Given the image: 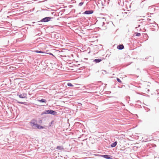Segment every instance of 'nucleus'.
Returning a JSON list of instances; mask_svg holds the SVG:
<instances>
[{
	"mask_svg": "<svg viewBox=\"0 0 159 159\" xmlns=\"http://www.w3.org/2000/svg\"><path fill=\"white\" fill-rule=\"evenodd\" d=\"M57 114V112L56 111H55L52 110H45L43 112H42L41 115L42 116L44 114H50L53 115H56Z\"/></svg>",
	"mask_w": 159,
	"mask_h": 159,
	"instance_id": "obj_1",
	"label": "nucleus"
},
{
	"mask_svg": "<svg viewBox=\"0 0 159 159\" xmlns=\"http://www.w3.org/2000/svg\"><path fill=\"white\" fill-rule=\"evenodd\" d=\"M52 17H46L42 19L40 21L41 22H46L49 21L51 19H52Z\"/></svg>",
	"mask_w": 159,
	"mask_h": 159,
	"instance_id": "obj_2",
	"label": "nucleus"
},
{
	"mask_svg": "<svg viewBox=\"0 0 159 159\" xmlns=\"http://www.w3.org/2000/svg\"><path fill=\"white\" fill-rule=\"evenodd\" d=\"M37 120L34 119L32 120L30 122V123L31 124V126L32 127H34L36 126V125L37 124Z\"/></svg>",
	"mask_w": 159,
	"mask_h": 159,
	"instance_id": "obj_3",
	"label": "nucleus"
},
{
	"mask_svg": "<svg viewBox=\"0 0 159 159\" xmlns=\"http://www.w3.org/2000/svg\"><path fill=\"white\" fill-rule=\"evenodd\" d=\"M101 156L107 159H112V156L109 155H102Z\"/></svg>",
	"mask_w": 159,
	"mask_h": 159,
	"instance_id": "obj_4",
	"label": "nucleus"
},
{
	"mask_svg": "<svg viewBox=\"0 0 159 159\" xmlns=\"http://www.w3.org/2000/svg\"><path fill=\"white\" fill-rule=\"evenodd\" d=\"M93 11L92 10H87L85 11L83 13V14H87L89 15L93 13Z\"/></svg>",
	"mask_w": 159,
	"mask_h": 159,
	"instance_id": "obj_5",
	"label": "nucleus"
},
{
	"mask_svg": "<svg viewBox=\"0 0 159 159\" xmlns=\"http://www.w3.org/2000/svg\"><path fill=\"white\" fill-rule=\"evenodd\" d=\"M19 97L21 98H27V94L26 93H23L18 95Z\"/></svg>",
	"mask_w": 159,
	"mask_h": 159,
	"instance_id": "obj_6",
	"label": "nucleus"
},
{
	"mask_svg": "<svg viewBox=\"0 0 159 159\" xmlns=\"http://www.w3.org/2000/svg\"><path fill=\"white\" fill-rule=\"evenodd\" d=\"M124 48V45L122 44H120L117 47V48L119 50H122Z\"/></svg>",
	"mask_w": 159,
	"mask_h": 159,
	"instance_id": "obj_7",
	"label": "nucleus"
},
{
	"mask_svg": "<svg viewBox=\"0 0 159 159\" xmlns=\"http://www.w3.org/2000/svg\"><path fill=\"white\" fill-rule=\"evenodd\" d=\"M144 140H143V141L146 142L147 141H149L150 140V139L148 138V136H145L144 137Z\"/></svg>",
	"mask_w": 159,
	"mask_h": 159,
	"instance_id": "obj_8",
	"label": "nucleus"
},
{
	"mask_svg": "<svg viewBox=\"0 0 159 159\" xmlns=\"http://www.w3.org/2000/svg\"><path fill=\"white\" fill-rule=\"evenodd\" d=\"M102 60L101 59H95L93 60V62L95 63H98L101 62Z\"/></svg>",
	"mask_w": 159,
	"mask_h": 159,
	"instance_id": "obj_9",
	"label": "nucleus"
},
{
	"mask_svg": "<svg viewBox=\"0 0 159 159\" xmlns=\"http://www.w3.org/2000/svg\"><path fill=\"white\" fill-rule=\"evenodd\" d=\"M117 144V142L116 141L114 142L111 143V148L115 147Z\"/></svg>",
	"mask_w": 159,
	"mask_h": 159,
	"instance_id": "obj_10",
	"label": "nucleus"
},
{
	"mask_svg": "<svg viewBox=\"0 0 159 159\" xmlns=\"http://www.w3.org/2000/svg\"><path fill=\"white\" fill-rule=\"evenodd\" d=\"M150 24L152 25V26L154 27H158V24H156L154 21L153 22L150 23Z\"/></svg>",
	"mask_w": 159,
	"mask_h": 159,
	"instance_id": "obj_11",
	"label": "nucleus"
},
{
	"mask_svg": "<svg viewBox=\"0 0 159 159\" xmlns=\"http://www.w3.org/2000/svg\"><path fill=\"white\" fill-rule=\"evenodd\" d=\"M34 52H36V53H45V54H47V53L44 52H43L42 51H38L37 50H36L34 51Z\"/></svg>",
	"mask_w": 159,
	"mask_h": 159,
	"instance_id": "obj_12",
	"label": "nucleus"
},
{
	"mask_svg": "<svg viewBox=\"0 0 159 159\" xmlns=\"http://www.w3.org/2000/svg\"><path fill=\"white\" fill-rule=\"evenodd\" d=\"M35 127L37 128L38 129H41L43 128V126H41L38 124L36 125Z\"/></svg>",
	"mask_w": 159,
	"mask_h": 159,
	"instance_id": "obj_13",
	"label": "nucleus"
},
{
	"mask_svg": "<svg viewBox=\"0 0 159 159\" xmlns=\"http://www.w3.org/2000/svg\"><path fill=\"white\" fill-rule=\"evenodd\" d=\"M38 101V102H44L45 103H46L47 102V100L46 99L43 98H42L40 100H39Z\"/></svg>",
	"mask_w": 159,
	"mask_h": 159,
	"instance_id": "obj_14",
	"label": "nucleus"
},
{
	"mask_svg": "<svg viewBox=\"0 0 159 159\" xmlns=\"http://www.w3.org/2000/svg\"><path fill=\"white\" fill-rule=\"evenodd\" d=\"M56 149L58 150H61L64 149L62 146H58L57 147Z\"/></svg>",
	"mask_w": 159,
	"mask_h": 159,
	"instance_id": "obj_15",
	"label": "nucleus"
},
{
	"mask_svg": "<svg viewBox=\"0 0 159 159\" xmlns=\"http://www.w3.org/2000/svg\"><path fill=\"white\" fill-rule=\"evenodd\" d=\"M67 85L68 86L70 87H73V85L72 84L70 83H68L67 84Z\"/></svg>",
	"mask_w": 159,
	"mask_h": 159,
	"instance_id": "obj_16",
	"label": "nucleus"
},
{
	"mask_svg": "<svg viewBox=\"0 0 159 159\" xmlns=\"http://www.w3.org/2000/svg\"><path fill=\"white\" fill-rule=\"evenodd\" d=\"M141 35V34L139 33H136V36H140Z\"/></svg>",
	"mask_w": 159,
	"mask_h": 159,
	"instance_id": "obj_17",
	"label": "nucleus"
},
{
	"mask_svg": "<svg viewBox=\"0 0 159 159\" xmlns=\"http://www.w3.org/2000/svg\"><path fill=\"white\" fill-rule=\"evenodd\" d=\"M84 4V2H81L79 4V6H81Z\"/></svg>",
	"mask_w": 159,
	"mask_h": 159,
	"instance_id": "obj_18",
	"label": "nucleus"
},
{
	"mask_svg": "<svg viewBox=\"0 0 159 159\" xmlns=\"http://www.w3.org/2000/svg\"><path fill=\"white\" fill-rule=\"evenodd\" d=\"M117 80L119 83H121L122 82L121 80L119 78H117Z\"/></svg>",
	"mask_w": 159,
	"mask_h": 159,
	"instance_id": "obj_19",
	"label": "nucleus"
},
{
	"mask_svg": "<svg viewBox=\"0 0 159 159\" xmlns=\"http://www.w3.org/2000/svg\"><path fill=\"white\" fill-rule=\"evenodd\" d=\"M17 103H20V104H25L24 102L17 101Z\"/></svg>",
	"mask_w": 159,
	"mask_h": 159,
	"instance_id": "obj_20",
	"label": "nucleus"
},
{
	"mask_svg": "<svg viewBox=\"0 0 159 159\" xmlns=\"http://www.w3.org/2000/svg\"><path fill=\"white\" fill-rule=\"evenodd\" d=\"M140 26V25H138V26H137L136 27L135 29H137L138 28V27H139Z\"/></svg>",
	"mask_w": 159,
	"mask_h": 159,
	"instance_id": "obj_21",
	"label": "nucleus"
},
{
	"mask_svg": "<svg viewBox=\"0 0 159 159\" xmlns=\"http://www.w3.org/2000/svg\"><path fill=\"white\" fill-rule=\"evenodd\" d=\"M53 122H54V121H53V120H52V121L51 122V123H50V126H51V125H52V124L53 123Z\"/></svg>",
	"mask_w": 159,
	"mask_h": 159,
	"instance_id": "obj_22",
	"label": "nucleus"
},
{
	"mask_svg": "<svg viewBox=\"0 0 159 159\" xmlns=\"http://www.w3.org/2000/svg\"><path fill=\"white\" fill-rule=\"evenodd\" d=\"M153 14V13H147V15L148 16H149V15H150V14Z\"/></svg>",
	"mask_w": 159,
	"mask_h": 159,
	"instance_id": "obj_23",
	"label": "nucleus"
},
{
	"mask_svg": "<svg viewBox=\"0 0 159 159\" xmlns=\"http://www.w3.org/2000/svg\"><path fill=\"white\" fill-rule=\"evenodd\" d=\"M25 104H23L24 105H27L28 104H27V103L25 102H24Z\"/></svg>",
	"mask_w": 159,
	"mask_h": 159,
	"instance_id": "obj_24",
	"label": "nucleus"
},
{
	"mask_svg": "<svg viewBox=\"0 0 159 159\" xmlns=\"http://www.w3.org/2000/svg\"><path fill=\"white\" fill-rule=\"evenodd\" d=\"M147 20L148 21H150V20H151L150 19L147 18Z\"/></svg>",
	"mask_w": 159,
	"mask_h": 159,
	"instance_id": "obj_25",
	"label": "nucleus"
},
{
	"mask_svg": "<svg viewBox=\"0 0 159 159\" xmlns=\"http://www.w3.org/2000/svg\"><path fill=\"white\" fill-rule=\"evenodd\" d=\"M147 90H148V92L149 91H150L149 89H148Z\"/></svg>",
	"mask_w": 159,
	"mask_h": 159,
	"instance_id": "obj_26",
	"label": "nucleus"
},
{
	"mask_svg": "<svg viewBox=\"0 0 159 159\" xmlns=\"http://www.w3.org/2000/svg\"><path fill=\"white\" fill-rule=\"evenodd\" d=\"M148 16L149 17H151V16Z\"/></svg>",
	"mask_w": 159,
	"mask_h": 159,
	"instance_id": "obj_27",
	"label": "nucleus"
},
{
	"mask_svg": "<svg viewBox=\"0 0 159 159\" xmlns=\"http://www.w3.org/2000/svg\"><path fill=\"white\" fill-rule=\"evenodd\" d=\"M49 54H52L51 53H50Z\"/></svg>",
	"mask_w": 159,
	"mask_h": 159,
	"instance_id": "obj_28",
	"label": "nucleus"
},
{
	"mask_svg": "<svg viewBox=\"0 0 159 159\" xmlns=\"http://www.w3.org/2000/svg\"><path fill=\"white\" fill-rule=\"evenodd\" d=\"M38 35H40V34H38Z\"/></svg>",
	"mask_w": 159,
	"mask_h": 159,
	"instance_id": "obj_29",
	"label": "nucleus"
},
{
	"mask_svg": "<svg viewBox=\"0 0 159 159\" xmlns=\"http://www.w3.org/2000/svg\"><path fill=\"white\" fill-rule=\"evenodd\" d=\"M158 99H159V97H158Z\"/></svg>",
	"mask_w": 159,
	"mask_h": 159,
	"instance_id": "obj_30",
	"label": "nucleus"
},
{
	"mask_svg": "<svg viewBox=\"0 0 159 159\" xmlns=\"http://www.w3.org/2000/svg\"><path fill=\"white\" fill-rule=\"evenodd\" d=\"M87 1H89V0H86Z\"/></svg>",
	"mask_w": 159,
	"mask_h": 159,
	"instance_id": "obj_31",
	"label": "nucleus"
}]
</instances>
